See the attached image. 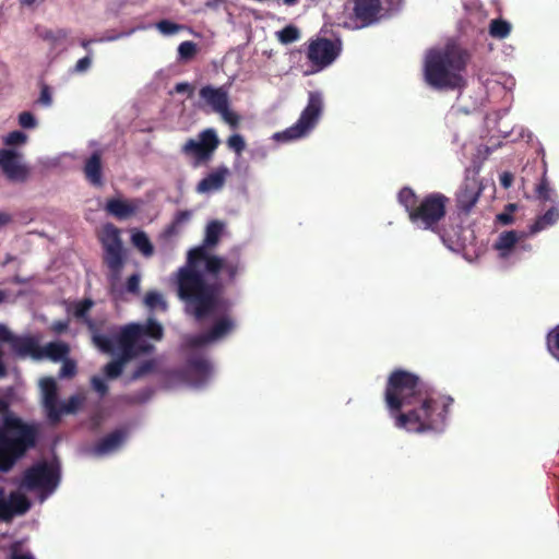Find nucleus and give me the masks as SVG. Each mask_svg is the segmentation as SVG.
Listing matches in <instances>:
<instances>
[{"label":"nucleus","mask_w":559,"mask_h":559,"mask_svg":"<svg viewBox=\"0 0 559 559\" xmlns=\"http://www.w3.org/2000/svg\"><path fill=\"white\" fill-rule=\"evenodd\" d=\"M143 205L142 199L111 198L107 200L105 210L117 219L124 221L135 215Z\"/></svg>","instance_id":"21"},{"label":"nucleus","mask_w":559,"mask_h":559,"mask_svg":"<svg viewBox=\"0 0 559 559\" xmlns=\"http://www.w3.org/2000/svg\"><path fill=\"white\" fill-rule=\"evenodd\" d=\"M10 559H35V557L29 551H23L16 547H13Z\"/></svg>","instance_id":"46"},{"label":"nucleus","mask_w":559,"mask_h":559,"mask_svg":"<svg viewBox=\"0 0 559 559\" xmlns=\"http://www.w3.org/2000/svg\"><path fill=\"white\" fill-rule=\"evenodd\" d=\"M283 2L288 7H293L296 5L299 2V0H283Z\"/></svg>","instance_id":"57"},{"label":"nucleus","mask_w":559,"mask_h":559,"mask_svg":"<svg viewBox=\"0 0 559 559\" xmlns=\"http://www.w3.org/2000/svg\"><path fill=\"white\" fill-rule=\"evenodd\" d=\"M21 1H22V3H24V4L31 5V4H33L36 0H21Z\"/></svg>","instance_id":"60"},{"label":"nucleus","mask_w":559,"mask_h":559,"mask_svg":"<svg viewBox=\"0 0 559 559\" xmlns=\"http://www.w3.org/2000/svg\"><path fill=\"white\" fill-rule=\"evenodd\" d=\"M5 296V293L3 290H0V304L4 301Z\"/></svg>","instance_id":"59"},{"label":"nucleus","mask_w":559,"mask_h":559,"mask_svg":"<svg viewBox=\"0 0 559 559\" xmlns=\"http://www.w3.org/2000/svg\"><path fill=\"white\" fill-rule=\"evenodd\" d=\"M191 217V213L189 211H181L179 212L175 217L176 224H182L185 222H188Z\"/></svg>","instance_id":"52"},{"label":"nucleus","mask_w":559,"mask_h":559,"mask_svg":"<svg viewBox=\"0 0 559 559\" xmlns=\"http://www.w3.org/2000/svg\"><path fill=\"white\" fill-rule=\"evenodd\" d=\"M547 348L551 356L559 361V324L547 334Z\"/></svg>","instance_id":"34"},{"label":"nucleus","mask_w":559,"mask_h":559,"mask_svg":"<svg viewBox=\"0 0 559 559\" xmlns=\"http://www.w3.org/2000/svg\"><path fill=\"white\" fill-rule=\"evenodd\" d=\"M342 51V43L340 39H329L318 37L309 41L307 49V59L316 68L317 71L332 64Z\"/></svg>","instance_id":"12"},{"label":"nucleus","mask_w":559,"mask_h":559,"mask_svg":"<svg viewBox=\"0 0 559 559\" xmlns=\"http://www.w3.org/2000/svg\"><path fill=\"white\" fill-rule=\"evenodd\" d=\"M86 180L95 187L103 186L102 153L94 152L85 162L83 168Z\"/></svg>","instance_id":"24"},{"label":"nucleus","mask_w":559,"mask_h":559,"mask_svg":"<svg viewBox=\"0 0 559 559\" xmlns=\"http://www.w3.org/2000/svg\"><path fill=\"white\" fill-rule=\"evenodd\" d=\"M484 187L477 177L466 176L455 193L456 207L469 213L481 195Z\"/></svg>","instance_id":"19"},{"label":"nucleus","mask_w":559,"mask_h":559,"mask_svg":"<svg viewBox=\"0 0 559 559\" xmlns=\"http://www.w3.org/2000/svg\"><path fill=\"white\" fill-rule=\"evenodd\" d=\"M19 123L24 129H33L37 126V119L29 111H23L19 115Z\"/></svg>","instance_id":"40"},{"label":"nucleus","mask_w":559,"mask_h":559,"mask_svg":"<svg viewBox=\"0 0 559 559\" xmlns=\"http://www.w3.org/2000/svg\"><path fill=\"white\" fill-rule=\"evenodd\" d=\"M40 337L24 335V336H13L10 342L12 350L22 358L31 357L35 360H40L39 345Z\"/></svg>","instance_id":"23"},{"label":"nucleus","mask_w":559,"mask_h":559,"mask_svg":"<svg viewBox=\"0 0 559 559\" xmlns=\"http://www.w3.org/2000/svg\"><path fill=\"white\" fill-rule=\"evenodd\" d=\"M37 428L24 423L10 409L7 400L0 399V471L9 472L36 442Z\"/></svg>","instance_id":"5"},{"label":"nucleus","mask_w":559,"mask_h":559,"mask_svg":"<svg viewBox=\"0 0 559 559\" xmlns=\"http://www.w3.org/2000/svg\"><path fill=\"white\" fill-rule=\"evenodd\" d=\"M507 209L510 210V212L515 210V204H508Z\"/></svg>","instance_id":"61"},{"label":"nucleus","mask_w":559,"mask_h":559,"mask_svg":"<svg viewBox=\"0 0 559 559\" xmlns=\"http://www.w3.org/2000/svg\"><path fill=\"white\" fill-rule=\"evenodd\" d=\"M214 374L215 369L212 361L203 355H198L189 359L180 376L183 384L192 389H202L212 381Z\"/></svg>","instance_id":"13"},{"label":"nucleus","mask_w":559,"mask_h":559,"mask_svg":"<svg viewBox=\"0 0 559 559\" xmlns=\"http://www.w3.org/2000/svg\"><path fill=\"white\" fill-rule=\"evenodd\" d=\"M131 242L144 257H151L154 252L153 245L144 231H134Z\"/></svg>","instance_id":"29"},{"label":"nucleus","mask_w":559,"mask_h":559,"mask_svg":"<svg viewBox=\"0 0 559 559\" xmlns=\"http://www.w3.org/2000/svg\"><path fill=\"white\" fill-rule=\"evenodd\" d=\"M497 219L503 225H509L513 222V216L511 213H501L497 216Z\"/></svg>","instance_id":"54"},{"label":"nucleus","mask_w":559,"mask_h":559,"mask_svg":"<svg viewBox=\"0 0 559 559\" xmlns=\"http://www.w3.org/2000/svg\"><path fill=\"white\" fill-rule=\"evenodd\" d=\"M146 26L144 25H139V26H135V27H132L128 31H123V32H120V35H122V38H126V37H130L131 35H133L136 31H142V29H145Z\"/></svg>","instance_id":"56"},{"label":"nucleus","mask_w":559,"mask_h":559,"mask_svg":"<svg viewBox=\"0 0 559 559\" xmlns=\"http://www.w3.org/2000/svg\"><path fill=\"white\" fill-rule=\"evenodd\" d=\"M27 141V135L19 130L10 132L4 138V144L9 146L23 145Z\"/></svg>","instance_id":"38"},{"label":"nucleus","mask_w":559,"mask_h":559,"mask_svg":"<svg viewBox=\"0 0 559 559\" xmlns=\"http://www.w3.org/2000/svg\"><path fill=\"white\" fill-rule=\"evenodd\" d=\"M93 64V58L91 55H86L85 57L79 59L71 72L75 74H84L86 73Z\"/></svg>","instance_id":"39"},{"label":"nucleus","mask_w":559,"mask_h":559,"mask_svg":"<svg viewBox=\"0 0 559 559\" xmlns=\"http://www.w3.org/2000/svg\"><path fill=\"white\" fill-rule=\"evenodd\" d=\"M511 24L502 19H495L489 24V35L493 38L503 39L511 33Z\"/></svg>","instance_id":"31"},{"label":"nucleus","mask_w":559,"mask_h":559,"mask_svg":"<svg viewBox=\"0 0 559 559\" xmlns=\"http://www.w3.org/2000/svg\"><path fill=\"white\" fill-rule=\"evenodd\" d=\"M228 175L229 169L226 166H219L213 169L198 182L195 187L197 193L207 195L221 191Z\"/></svg>","instance_id":"22"},{"label":"nucleus","mask_w":559,"mask_h":559,"mask_svg":"<svg viewBox=\"0 0 559 559\" xmlns=\"http://www.w3.org/2000/svg\"><path fill=\"white\" fill-rule=\"evenodd\" d=\"M559 219V202L551 203L550 207L539 215L531 226V233L536 234L549 226H552Z\"/></svg>","instance_id":"25"},{"label":"nucleus","mask_w":559,"mask_h":559,"mask_svg":"<svg viewBox=\"0 0 559 559\" xmlns=\"http://www.w3.org/2000/svg\"><path fill=\"white\" fill-rule=\"evenodd\" d=\"M299 29L294 25H287L278 32V39L282 44H290L299 38Z\"/></svg>","instance_id":"35"},{"label":"nucleus","mask_w":559,"mask_h":559,"mask_svg":"<svg viewBox=\"0 0 559 559\" xmlns=\"http://www.w3.org/2000/svg\"><path fill=\"white\" fill-rule=\"evenodd\" d=\"M140 274H132L127 282V290L132 294H138L140 292Z\"/></svg>","instance_id":"44"},{"label":"nucleus","mask_w":559,"mask_h":559,"mask_svg":"<svg viewBox=\"0 0 559 559\" xmlns=\"http://www.w3.org/2000/svg\"><path fill=\"white\" fill-rule=\"evenodd\" d=\"M381 0H353L350 20L356 28L369 27L381 20Z\"/></svg>","instance_id":"16"},{"label":"nucleus","mask_w":559,"mask_h":559,"mask_svg":"<svg viewBox=\"0 0 559 559\" xmlns=\"http://www.w3.org/2000/svg\"><path fill=\"white\" fill-rule=\"evenodd\" d=\"M384 403L395 427L425 433L443 431L453 399L436 396L419 376L397 368L388 377Z\"/></svg>","instance_id":"1"},{"label":"nucleus","mask_w":559,"mask_h":559,"mask_svg":"<svg viewBox=\"0 0 559 559\" xmlns=\"http://www.w3.org/2000/svg\"><path fill=\"white\" fill-rule=\"evenodd\" d=\"M128 432L124 429H116L92 445L87 453L94 457H105L117 453L126 443Z\"/></svg>","instance_id":"20"},{"label":"nucleus","mask_w":559,"mask_h":559,"mask_svg":"<svg viewBox=\"0 0 559 559\" xmlns=\"http://www.w3.org/2000/svg\"><path fill=\"white\" fill-rule=\"evenodd\" d=\"M75 370H76L75 364L73 361L66 360V361H63V364L61 366V369L59 371V377L60 378L72 377V376H74Z\"/></svg>","instance_id":"43"},{"label":"nucleus","mask_w":559,"mask_h":559,"mask_svg":"<svg viewBox=\"0 0 559 559\" xmlns=\"http://www.w3.org/2000/svg\"><path fill=\"white\" fill-rule=\"evenodd\" d=\"M200 97L214 112L218 114L230 128H236L239 124L240 116L229 109L228 93L224 87L204 86L200 90Z\"/></svg>","instance_id":"14"},{"label":"nucleus","mask_w":559,"mask_h":559,"mask_svg":"<svg viewBox=\"0 0 559 559\" xmlns=\"http://www.w3.org/2000/svg\"><path fill=\"white\" fill-rule=\"evenodd\" d=\"M198 52V45L193 41H182L178 46V60L181 62H188L194 58Z\"/></svg>","instance_id":"33"},{"label":"nucleus","mask_w":559,"mask_h":559,"mask_svg":"<svg viewBox=\"0 0 559 559\" xmlns=\"http://www.w3.org/2000/svg\"><path fill=\"white\" fill-rule=\"evenodd\" d=\"M93 306V301L91 299H84L82 301L75 302L71 307V311L73 316L78 319H85L86 313Z\"/></svg>","instance_id":"37"},{"label":"nucleus","mask_w":559,"mask_h":559,"mask_svg":"<svg viewBox=\"0 0 559 559\" xmlns=\"http://www.w3.org/2000/svg\"><path fill=\"white\" fill-rule=\"evenodd\" d=\"M60 484V466L57 461H39L27 468L21 478L20 488L35 492L43 503Z\"/></svg>","instance_id":"7"},{"label":"nucleus","mask_w":559,"mask_h":559,"mask_svg":"<svg viewBox=\"0 0 559 559\" xmlns=\"http://www.w3.org/2000/svg\"><path fill=\"white\" fill-rule=\"evenodd\" d=\"M225 229V224L221 221L214 219L211 221L205 227V236L203 240V245L195 247L194 249H203L204 255L195 258V270L203 274L206 278L209 276L201 270V264H204V270L210 275H217L219 272H225L227 275L233 278L238 270V266L231 262H228L222 258L210 255L206 251V248L215 247L221 236L223 235Z\"/></svg>","instance_id":"8"},{"label":"nucleus","mask_w":559,"mask_h":559,"mask_svg":"<svg viewBox=\"0 0 559 559\" xmlns=\"http://www.w3.org/2000/svg\"><path fill=\"white\" fill-rule=\"evenodd\" d=\"M51 328H52V330L55 332L61 333V332L67 330L68 322H66V321H56V322L52 323Z\"/></svg>","instance_id":"55"},{"label":"nucleus","mask_w":559,"mask_h":559,"mask_svg":"<svg viewBox=\"0 0 559 559\" xmlns=\"http://www.w3.org/2000/svg\"><path fill=\"white\" fill-rule=\"evenodd\" d=\"M13 336L14 335L9 331V329L4 324H0V341L10 343Z\"/></svg>","instance_id":"49"},{"label":"nucleus","mask_w":559,"mask_h":559,"mask_svg":"<svg viewBox=\"0 0 559 559\" xmlns=\"http://www.w3.org/2000/svg\"><path fill=\"white\" fill-rule=\"evenodd\" d=\"M8 221L7 216L4 214L0 213V225L5 223Z\"/></svg>","instance_id":"58"},{"label":"nucleus","mask_w":559,"mask_h":559,"mask_svg":"<svg viewBox=\"0 0 559 559\" xmlns=\"http://www.w3.org/2000/svg\"><path fill=\"white\" fill-rule=\"evenodd\" d=\"M38 103L44 107H50L52 105V95L48 85L44 84L41 86Z\"/></svg>","instance_id":"42"},{"label":"nucleus","mask_w":559,"mask_h":559,"mask_svg":"<svg viewBox=\"0 0 559 559\" xmlns=\"http://www.w3.org/2000/svg\"><path fill=\"white\" fill-rule=\"evenodd\" d=\"M43 406L51 423L59 421L63 414H73L82 405L84 397L72 395L68 402H59L57 399V383L53 378H44L39 382Z\"/></svg>","instance_id":"10"},{"label":"nucleus","mask_w":559,"mask_h":559,"mask_svg":"<svg viewBox=\"0 0 559 559\" xmlns=\"http://www.w3.org/2000/svg\"><path fill=\"white\" fill-rule=\"evenodd\" d=\"M385 2L390 12H397L403 5V0H385Z\"/></svg>","instance_id":"50"},{"label":"nucleus","mask_w":559,"mask_h":559,"mask_svg":"<svg viewBox=\"0 0 559 559\" xmlns=\"http://www.w3.org/2000/svg\"><path fill=\"white\" fill-rule=\"evenodd\" d=\"M119 39H122V35H120V32L103 36V37L98 38V41L99 43H111V41H116Z\"/></svg>","instance_id":"51"},{"label":"nucleus","mask_w":559,"mask_h":559,"mask_svg":"<svg viewBox=\"0 0 559 559\" xmlns=\"http://www.w3.org/2000/svg\"><path fill=\"white\" fill-rule=\"evenodd\" d=\"M40 359L48 358L53 361L63 359L68 353L69 347L63 342H50L44 347H39Z\"/></svg>","instance_id":"27"},{"label":"nucleus","mask_w":559,"mask_h":559,"mask_svg":"<svg viewBox=\"0 0 559 559\" xmlns=\"http://www.w3.org/2000/svg\"><path fill=\"white\" fill-rule=\"evenodd\" d=\"M536 199L540 202L557 203L558 195L555 190L550 187V182L547 177V168L544 166L542 178L535 188Z\"/></svg>","instance_id":"26"},{"label":"nucleus","mask_w":559,"mask_h":559,"mask_svg":"<svg viewBox=\"0 0 559 559\" xmlns=\"http://www.w3.org/2000/svg\"><path fill=\"white\" fill-rule=\"evenodd\" d=\"M29 508L31 502L22 492L7 493L0 487V521L10 522L13 518L25 514Z\"/></svg>","instance_id":"17"},{"label":"nucleus","mask_w":559,"mask_h":559,"mask_svg":"<svg viewBox=\"0 0 559 559\" xmlns=\"http://www.w3.org/2000/svg\"><path fill=\"white\" fill-rule=\"evenodd\" d=\"M93 334L94 344L115 359L104 367L109 379L118 378L124 366L132 359L154 350L152 341H160L164 335L162 324L150 317L144 323H129L120 328H111L108 333L97 332L92 321H87Z\"/></svg>","instance_id":"3"},{"label":"nucleus","mask_w":559,"mask_h":559,"mask_svg":"<svg viewBox=\"0 0 559 559\" xmlns=\"http://www.w3.org/2000/svg\"><path fill=\"white\" fill-rule=\"evenodd\" d=\"M227 145L230 150H233L237 155H240L241 151L245 147V141L241 135L234 134L231 135L228 141Z\"/></svg>","instance_id":"41"},{"label":"nucleus","mask_w":559,"mask_h":559,"mask_svg":"<svg viewBox=\"0 0 559 559\" xmlns=\"http://www.w3.org/2000/svg\"><path fill=\"white\" fill-rule=\"evenodd\" d=\"M219 145V139L215 129L207 128L201 131L197 138H190L181 147L182 154L192 158V166L198 168L209 163Z\"/></svg>","instance_id":"11"},{"label":"nucleus","mask_w":559,"mask_h":559,"mask_svg":"<svg viewBox=\"0 0 559 559\" xmlns=\"http://www.w3.org/2000/svg\"><path fill=\"white\" fill-rule=\"evenodd\" d=\"M198 255L203 257L204 250L201 248L189 250L186 265L174 275L178 297L183 301L186 312L199 322L213 323L210 331L187 338V344L192 348L216 343L233 333L236 328L228 304L219 297L217 286L195 270Z\"/></svg>","instance_id":"2"},{"label":"nucleus","mask_w":559,"mask_h":559,"mask_svg":"<svg viewBox=\"0 0 559 559\" xmlns=\"http://www.w3.org/2000/svg\"><path fill=\"white\" fill-rule=\"evenodd\" d=\"M513 179H514V177L511 173L504 171L500 176V183L503 188L508 189L512 186Z\"/></svg>","instance_id":"48"},{"label":"nucleus","mask_w":559,"mask_h":559,"mask_svg":"<svg viewBox=\"0 0 559 559\" xmlns=\"http://www.w3.org/2000/svg\"><path fill=\"white\" fill-rule=\"evenodd\" d=\"M155 27L158 32L165 36H171L177 34L182 26L168 20H162L156 23Z\"/></svg>","instance_id":"36"},{"label":"nucleus","mask_w":559,"mask_h":559,"mask_svg":"<svg viewBox=\"0 0 559 559\" xmlns=\"http://www.w3.org/2000/svg\"><path fill=\"white\" fill-rule=\"evenodd\" d=\"M518 240H519V237H518L516 231H514V230L503 231L498 237V239L495 243V248L501 252L502 257H507L509 251L515 246Z\"/></svg>","instance_id":"28"},{"label":"nucleus","mask_w":559,"mask_h":559,"mask_svg":"<svg viewBox=\"0 0 559 559\" xmlns=\"http://www.w3.org/2000/svg\"><path fill=\"white\" fill-rule=\"evenodd\" d=\"M175 92L178 94L188 93L189 96L193 93V87L187 82H180L175 85Z\"/></svg>","instance_id":"47"},{"label":"nucleus","mask_w":559,"mask_h":559,"mask_svg":"<svg viewBox=\"0 0 559 559\" xmlns=\"http://www.w3.org/2000/svg\"><path fill=\"white\" fill-rule=\"evenodd\" d=\"M100 240L105 251V261L108 267L114 272H119L123 264L120 230L112 224H107L102 229Z\"/></svg>","instance_id":"15"},{"label":"nucleus","mask_w":559,"mask_h":559,"mask_svg":"<svg viewBox=\"0 0 559 559\" xmlns=\"http://www.w3.org/2000/svg\"><path fill=\"white\" fill-rule=\"evenodd\" d=\"M471 58L469 50L455 40L447 41L443 47L430 49L424 61L425 82L438 91L464 88V73Z\"/></svg>","instance_id":"4"},{"label":"nucleus","mask_w":559,"mask_h":559,"mask_svg":"<svg viewBox=\"0 0 559 559\" xmlns=\"http://www.w3.org/2000/svg\"><path fill=\"white\" fill-rule=\"evenodd\" d=\"M144 305L151 311L162 310L166 311L167 302L162 293L157 290H150L144 297Z\"/></svg>","instance_id":"30"},{"label":"nucleus","mask_w":559,"mask_h":559,"mask_svg":"<svg viewBox=\"0 0 559 559\" xmlns=\"http://www.w3.org/2000/svg\"><path fill=\"white\" fill-rule=\"evenodd\" d=\"M323 111V97L320 92H309L308 104L295 124L274 134L276 141H292L305 136L318 123Z\"/></svg>","instance_id":"9"},{"label":"nucleus","mask_w":559,"mask_h":559,"mask_svg":"<svg viewBox=\"0 0 559 559\" xmlns=\"http://www.w3.org/2000/svg\"><path fill=\"white\" fill-rule=\"evenodd\" d=\"M92 386L93 389L99 393L100 395H105L107 393V384L102 377L95 376L92 378Z\"/></svg>","instance_id":"45"},{"label":"nucleus","mask_w":559,"mask_h":559,"mask_svg":"<svg viewBox=\"0 0 559 559\" xmlns=\"http://www.w3.org/2000/svg\"><path fill=\"white\" fill-rule=\"evenodd\" d=\"M409 221L418 227L439 234L440 223L445 218L450 199L441 192H431L418 198L414 190L404 187L397 194Z\"/></svg>","instance_id":"6"},{"label":"nucleus","mask_w":559,"mask_h":559,"mask_svg":"<svg viewBox=\"0 0 559 559\" xmlns=\"http://www.w3.org/2000/svg\"><path fill=\"white\" fill-rule=\"evenodd\" d=\"M0 168L14 182H23L28 177V168L23 163L22 154L11 148L0 150Z\"/></svg>","instance_id":"18"},{"label":"nucleus","mask_w":559,"mask_h":559,"mask_svg":"<svg viewBox=\"0 0 559 559\" xmlns=\"http://www.w3.org/2000/svg\"><path fill=\"white\" fill-rule=\"evenodd\" d=\"M94 43H99L98 41V38H94V39H82L80 45L83 49H85L87 51V55H91L92 56V49H91V45L94 44Z\"/></svg>","instance_id":"53"},{"label":"nucleus","mask_w":559,"mask_h":559,"mask_svg":"<svg viewBox=\"0 0 559 559\" xmlns=\"http://www.w3.org/2000/svg\"><path fill=\"white\" fill-rule=\"evenodd\" d=\"M158 367V361L155 358H151L147 360H144L139 364V366L135 368V370L132 372L130 380L135 381L141 378H144L148 374H152L156 371Z\"/></svg>","instance_id":"32"}]
</instances>
